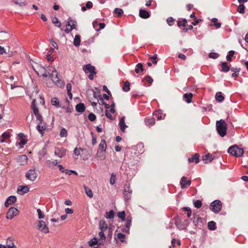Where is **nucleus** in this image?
Returning a JSON list of instances; mask_svg holds the SVG:
<instances>
[{
  "label": "nucleus",
  "instance_id": "1",
  "mask_svg": "<svg viewBox=\"0 0 248 248\" xmlns=\"http://www.w3.org/2000/svg\"><path fill=\"white\" fill-rule=\"evenodd\" d=\"M35 103V99H33L31 103V107L32 109L33 114L35 115L37 120L38 121V124L36 127L37 129L40 133V134H42V136H43V132L46 129V127L45 124L41 125L43 121V117L42 115L39 113L38 108L36 106Z\"/></svg>",
  "mask_w": 248,
  "mask_h": 248
},
{
  "label": "nucleus",
  "instance_id": "2",
  "mask_svg": "<svg viewBox=\"0 0 248 248\" xmlns=\"http://www.w3.org/2000/svg\"><path fill=\"white\" fill-rule=\"evenodd\" d=\"M216 128L217 133L221 137H224L226 135L227 125L223 120H220L216 122Z\"/></svg>",
  "mask_w": 248,
  "mask_h": 248
},
{
  "label": "nucleus",
  "instance_id": "3",
  "mask_svg": "<svg viewBox=\"0 0 248 248\" xmlns=\"http://www.w3.org/2000/svg\"><path fill=\"white\" fill-rule=\"evenodd\" d=\"M228 152L235 157H239L243 155L244 150L242 148H239L237 145H233L228 149Z\"/></svg>",
  "mask_w": 248,
  "mask_h": 248
},
{
  "label": "nucleus",
  "instance_id": "4",
  "mask_svg": "<svg viewBox=\"0 0 248 248\" xmlns=\"http://www.w3.org/2000/svg\"><path fill=\"white\" fill-rule=\"evenodd\" d=\"M222 206V202L219 200H216L211 202L210 209L215 213H218L221 211Z\"/></svg>",
  "mask_w": 248,
  "mask_h": 248
},
{
  "label": "nucleus",
  "instance_id": "5",
  "mask_svg": "<svg viewBox=\"0 0 248 248\" xmlns=\"http://www.w3.org/2000/svg\"><path fill=\"white\" fill-rule=\"evenodd\" d=\"M36 228L39 231L47 233L49 232L48 228L46 223L43 220H39L36 223Z\"/></svg>",
  "mask_w": 248,
  "mask_h": 248
},
{
  "label": "nucleus",
  "instance_id": "6",
  "mask_svg": "<svg viewBox=\"0 0 248 248\" xmlns=\"http://www.w3.org/2000/svg\"><path fill=\"white\" fill-rule=\"evenodd\" d=\"M19 214V211L16 208L11 207L10 208L6 215V218L9 219H12L14 217L16 216Z\"/></svg>",
  "mask_w": 248,
  "mask_h": 248
},
{
  "label": "nucleus",
  "instance_id": "7",
  "mask_svg": "<svg viewBox=\"0 0 248 248\" xmlns=\"http://www.w3.org/2000/svg\"><path fill=\"white\" fill-rule=\"evenodd\" d=\"M38 174L35 171V170H30L26 174V177L31 181H35L37 178Z\"/></svg>",
  "mask_w": 248,
  "mask_h": 248
},
{
  "label": "nucleus",
  "instance_id": "8",
  "mask_svg": "<svg viewBox=\"0 0 248 248\" xmlns=\"http://www.w3.org/2000/svg\"><path fill=\"white\" fill-rule=\"evenodd\" d=\"M83 70L86 73H90L96 74V72L95 71V67L91 65L90 64H88L84 65L83 67Z\"/></svg>",
  "mask_w": 248,
  "mask_h": 248
},
{
  "label": "nucleus",
  "instance_id": "9",
  "mask_svg": "<svg viewBox=\"0 0 248 248\" xmlns=\"http://www.w3.org/2000/svg\"><path fill=\"white\" fill-rule=\"evenodd\" d=\"M181 187L182 189L185 188L187 186H189L191 185V181L190 180H186V178L185 176H183L180 181Z\"/></svg>",
  "mask_w": 248,
  "mask_h": 248
},
{
  "label": "nucleus",
  "instance_id": "10",
  "mask_svg": "<svg viewBox=\"0 0 248 248\" xmlns=\"http://www.w3.org/2000/svg\"><path fill=\"white\" fill-rule=\"evenodd\" d=\"M50 77L51 78L52 81L55 83H59L60 82V78L59 77V74L57 73L56 69H54L52 71V73L50 75Z\"/></svg>",
  "mask_w": 248,
  "mask_h": 248
},
{
  "label": "nucleus",
  "instance_id": "11",
  "mask_svg": "<svg viewBox=\"0 0 248 248\" xmlns=\"http://www.w3.org/2000/svg\"><path fill=\"white\" fill-rule=\"evenodd\" d=\"M28 157L26 155H21L18 157L17 161L20 165H24L27 163Z\"/></svg>",
  "mask_w": 248,
  "mask_h": 248
},
{
  "label": "nucleus",
  "instance_id": "12",
  "mask_svg": "<svg viewBox=\"0 0 248 248\" xmlns=\"http://www.w3.org/2000/svg\"><path fill=\"white\" fill-rule=\"evenodd\" d=\"M29 191V188L28 186H20L18 187L17 192L20 195H23Z\"/></svg>",
  "mask_w": 248,
  "mask_h": 248
},
{
  "label": "nucleus",
  "instance_id": "13",
  "mask_svg": "<svg viewBox=\"0 0 248 248\" xmlns=\"http://www.w3.org/2000/svg\"><path fill=\"white\" fill-rule=\"evenodd\" d=\"M16 201V198L15 196H11L9 197L5 202V206L8 207L10 204H13Z\"/></svg>",
  "mask_w": 248,
  "mask_h": 248
},
{
  "label": "nucleus",
  "instance_id": "14",
  "mask_svg": "<svg viewBox=\"0 0 248 248\" xmlns=\"http://www.w3.org/2000/svg\"><path fill=\"white\" fill-rule=\"evenodd\" d=\"M154 115L155 116L158 120H160L165 119L166 114L163 113L162 110H158L155 112Z\"/></svg>",
  "mask_w": 248,
  "mask_h": 248
},
{
  "label": "nucleus",
  "instance_id": "15",
  "mask_svg": "<svg viewBox=\"0 0 248 248\" xmlns=\"http://www.w3.org/2000/svg\"><path fill=\"white\" fill-rule=\"evenodd\" d=\"M131 192L132 190L129 186H126L124 188V194L126 201L130 199Z\"/></svg>",
  "mask_w": 248,
  "mask_h": 248
},
{
  "label": "nucleus",
  "instance_id": "16",
  "mask_svg": "<svg viewBox=\"0 0 248 248\" xmlns=\"http://www.w3.org/2000/svg\"><path fill=\"white\" fill-rule=\"evenodd\" d=\"M66 154V150L63 148L57 149L55 151V155L59 157H62Z\"/></svg>",
  "mask_w": 248,
  "mask_h": 248
},
{
  "label": "nucleus",
  "instance_id": "17",
  "mask_svg": "<svg viewBox=\"0 0 248 248\" xmlns=\"http://www.w3.org/2000/svg\"><path fill=\"white\" fill-rule=\"evenodd\" d=\"M199 157H200L199 154L198 153H196L192 157H189L188 158V162L190 163L195 162V163L197 164L199 162Z\"/></svg>",
  "mask_w": 248,
  "mask_h": 248
},
{
  "label": "nucleus",
  "instance_id": "18",
  "mask_svg": "<svg viewBox=\"0 0 248 248\" xmlns=\"http://www.w3.org/2000/svg\"><path fill=\"white\" fill-rule=\"evenodd\" d=\"M214 156L208 153L203 156L202 159L205 163L211 162L214 159Z\"/></svg>",
  "mask_w": 248,
  "mask_h": 248
},
{
  "label": "nucleus",
  "instance_id": "19",
  "mask_svg": "<svg viewBox=\"0 0 248 248\" xmlns=\"http://www.w3.org/2000/svg\"><path fill=\"white\" fill-rule=\"evenodd\" d=\"M139 15L140 17L143 18H147L150 16V14L148 12L142 9L140 10Z\"/></svg>",
  "mask_w": 248,
  "mask_h": 248
},
{
  "label": "nucleus",
  "instance_id": "20",
  "mask_svg": "<svg viewBox=\"0 0 248 248\" xmlns=\"http://www.w3.org/2000/svg\"><path fill=\"white\" fill-rule=\"evenodd\" d=\"M124 118V117H122L119 122L121 130L123 132H124V129L127 127V125L125 124Z\"/></svg>",
  "mask_w": 248,
  "mask_h": 248
},
{
  "label": "nucleus",
  "instance_id": "21",
  "mask_svg": "<svg viewBox=\"0 0 248 248\" xmlns=\"http://www.w3.org/2000/svg\"><path fill=\"white\" fill-rule=\"evenodd\" d=\"M4 53L8 54L9 57H11L13 55V52L10 51L9 49L7 51L6 49L4 48L3 47L0 46V54L2 55Z\"/></svg>",
  "mask_w": 248,
  "mask_h": 248
},
{
  "label": "nucleus",
  "instance_id": "22",
  "mask_svg": "<svg viewBox=\"0 0 248 248\" xmlns=\"http://www.w3.org/2000/svg\"><path fill=\"white\" fill-rule=\"evenodd\" d=\"M76 110L79 112H83L85 109V107L83 103H79L76 106Z\"/></svg>",
  "mask_w": 248,
  "mask_h": 248
},
{
  "label": "nucleus",
  "instance_id": "23",
  "mask_svg": "<svg viewBox=\"0 0 248 248\" xmlns=\"http://www.w3.org/2000/svg\"><path fill=\"white\" fill-rule=\"evenodd\" d=\"M221 71L223 72H228L230 68V67L228 65V64L226 62H222L221 64Z\"/></svg>",
  "mask_w": 248,
  "mask_h": 248
},
{
  "label": "nucleus",
  "instance_id": "24",
  "mask_svg": "<svg viewBox=\"0 0 248 248\" xmlns=\"http://www.w3.org/2000/svg\"><path fill=\"white\" fill-rule=\"evenodd\" d=\"M99 226L101 231H106L108 228V225L106 222L103 220H101L99 221Z\"/></svg>",
  "mask_w": 248,
  "mask_h": 248
},
{
  "label": "nucleus",
  "instance_id": "25",
  "mask_svg": "<svg viewBox=\"0 0 248 248\" xmlns=\"http://www.w3.org/2000/svg\"><path fill=\"white\" fill-rule=\"evenodd\" d=\"M106 147H107V144H106V141L104 140H102L101 141L100 144L99 145L98 150L106 151Z\"/></svg>",
  "mask_w": 248,
  "mask_h": 248
},
{
  "label": "nucleus",
  "instance_id": "26",
  "mask_svg": "<svg viewBox=\"0 0 248 248\" xmlns=\"http://www.w3.org/2000/svg\"><path fill=\"white\" fill-rule=\"evenodd\" d=\"M215 98L217 101L219 102H222L224 99V97L220 92L216 93Z\"/></svg>",
  "mask_w": 248,
  "mask_h": 248
},
{
  "label": "nucleus",
  "instance_id": "27",
  "mask_svg": "<svg viewBox=\"0 0 248 248\" xmlns=\"http://www.w3.org/2000/svg\"><path fill=\"white\" fill-rule=\"evenodd\" d=\"M105 153L106 151L98 150L97 153L96 154L97 156L98 157V158H99L100 160H103L106 158Z\"/></svg>",
  "mask_w": 248,
  "mask_h": 248
},
{
  "label": "nucleus",
  "instance_id": "28",
  "mask_svg": "<svg viewBox=\"0 0 248 248\" xmlns=\"http://www.w3.org/2000/svg\"><path fill=\"white\" fill-rule=\"evenodd\" d=\"M193 96V94L191 93H185L184 95V98L186 99V101L187 103H189L191 102V98Z\"/></svg>",
  "mask_w": 248,
  "mask_h": 248
},
{
  "label": "nucleus",
  "instance_id": "29",
  "mask_svg": "<svg viewBox=\"0 0 248 248\" xmlns=\"http://www.w3.org/2000/svg\"><path fill=\"white\" fill-rule=\"evenodd\" d=\"M84 188L86 195L90 198H92L93 197V194L92 190L85 186H84Z\"/></svg>",
  "mask_w": 248,
  "mask_h": 248
},
{
  "label": "nucleus",
  "instance_id": "30",
  "mask_svg": "<svg viewBox=\"0 0 248 248\" xmlns=\"http://www.w3.org/2000/svg\"><path fill=\"white\" fill-rule=\"evenodd\" d=\"M80 36L79 35L75 36L73 44L76 46H78L80 45Z\"/></svg>",
  "mask_w": 248,
  "mask_h": 248
},
{
  "label": "nucleus",
  "instance_id": "31",
  "mask_svg": "<svg viewBox=\"0 0 248 248\" xmlns=\"http://www.w3.org/2000/svg\"><path fill=\"white\" fill-rule=\"evenodd\" d=\"M40 72L42 74V76L45 78H46L48 76L50 77V75H51V74H50L49 72L44 67L41 68Z\"/></svg>",
  "mask_w": 248,
  "mask_h": 248
},
{
  "label": "nucleus",
  "instance_id": "32",
  "mask_svg": "<svg viewBox=\"0 0 248 248\" xmlns=\"http://www.w3.org/2000/svg\"><path fill=\"white\" fill-rule=\"evenodd\" d=\"M6 243L7 248H17L10 238L7 239Z\"/></svg>",
  "mask_w": 248,
  "mask_h": 248
},
{
  "label": "nucleus",
  "instance_id": "33",
  "mask_svg": "<svg viewBox=\"0 0 248 248\" xmlns=\"http://www.w3.org/2000/svg\"><path fill=\"white\" fill-rule=\"evenodd\" d=\"M208 228L210 230H215L216 229V223L213 221L209 222L208 223Z\"/></svg>",
  "mask_w": 248,
  "mask_h": 248
},
{
  "label": "nucleus",
  "instance_id": "34",
  "mask_svg": "<svg viewBox=\"0 0 248 248\" xmlns=\"http://www.w3.org/2000/svg\"><path fill=\"white\" fill-rule=\"evenodd\" d=\"M145 123L147 125H153L155 123V119L153 117L146 119L145 120Z\"/></svg>",
  "mask_w": 248,
  "mask_h": 248
},
{
  "label": "nucleus",
  "instance_id": "35",
  "mask_svg": "<svg viewBox=\"0 0 248 248\" xmlns=\"http://www.w3.org/2000/svg\"><path fill=\"white\" fill-rule=\"evenodd\" d=\"M52 22L57 27H60L61 26V23L60 22L59 19L56 17H53L52 18Z\"/></svg>",
  "mask_w": 248,
  "mask_h": 248
},
{
  "label": "nucleus",
  "instance_id": "36",
  "mask_svg": "<svg viewBox=\"0 0 248 248\" xmlns=\"http://www.w3.org/2000/svg\"><path fill=\"white\" fill-rule=\"evenodd\" d=\"M114 217V212L113 210H111L109 212L106 213L105 217L107 218H113Z\"/></svg>",
  "mask_w": 248,
  "mask_h": 248
},
{
  "label": "nucleus",
  "instance_id": "37",
  "mask_svg": "<svg viewBox=\"0 0 248 248\" xmlns=\"http://www.w3.org/2000/svg\"><path fill=\"white\" fill-rule=\"evenodd\" d=\"M212 22L213 23L214 26L217 28H219L221 27V23L217 22V19L216 18H213L211 20Z\"/></svg>",
  "mask_w": 248,
  "mask_h": 248
},
{
  "label": "nucleus",
  "instance_id": "38",
  "mask_svg": "<svg viewBox=\"0 0 248 248\" xmlns=\"http://www.w3.org/2000/svg\"><path fill=\"white\" fill-rule=\"evenodd\" d=\"M140 71H143V65L141 63H138L136 65V68L135 69V72L137 73H139Z\"/></svg>",
  "mask_w": 248,
  "mask_h": 248
},
{
  "label": "nucleus",
  "instance_id": "39",
  "mask_svg": "<svg viewBox=\"0 0 248 248\" xmlns=\"http://www.w3.org/2000/svg\"><path fill=\"white\" fill-rule=\"evenodd\" d=\"M131 217H127V219L126 221L125 227L127 229L126 232H128L129 229V227L131 225Z\"/></svg>",
  "mask_w": 248,
  "mask_h": 248
},
{
  "label": "nucleus",
  "instance_id": "40",
  "mask_svg": "<svg viewBox=\"0 0 248 248\" xmlns=\"http://www.w3.org/2000/svg\"><path fill=\"white\" fill-rule=\"evenodd\" d=\"M98 241L97 238H93L89 242V245L91 247H93L94 245L97 244Z\"/></svg>",
  "mask_w": 248,
  "mask_h": 248
},
{
  "label": "nucleus",
  "instance_id": "41",
  "mask_svg": "<svg viewBox=\"0 0 248 248\" xmlns=\"http://www.w3.org/2000/svg\"><path fill=\"white\" fill-rule=\"evenodd\" d=\"M183 210L184 211H186L187 212V217L189 218L191 216V209L188 207H185L183 208Z\"/></svg>",
  "mask_w": 248,
  "mask_h": 248
},
{
  "label": "nucleus",
  "instance_id": "42",
  "mask_svg": "<svg viewBox=\"0 0 248 248\" xmlns=\"http://www.w3.org/2000/svg\"><path fill=\"white\" fill-rule=\"evenodd\" d=\"M51 103L53 106H55L57 107H59V101L57 98H52Z\"/></svg>",
  "mask_w": 248,
  "mask_h": 248
},
{
  "label": "nucleus",
  "instance_id": "43",
  "mask_svg": "<svg viewBox=\"0 0 248 248\" xmlns=\"http://www.w3.org/2000/svg\"><path fill=\"white\" fill-rule=\"evenodd\" d=\"M129 86H130V83L128 81H125L124 83V86L123 87V90L125 92H128L129 89H130V88H129Z\"/></svg>",
  "mask_w": 248,
  "mask_h": 248
},
{
  "label": "nucleus",
  "instance_id": "44",
  "mask_svg": "<svg viewBox=\"0 0 248 248\" xmlns=\"http://www.w3.org/2000/svg\"><path fill=\"white\" fill-rule=\"evenodd\" d=\"M234 54V51L230 50L229 52V53L226 57V59H227V61H230V62L232 61V57L233 56Z\"/></svg>",
  "mask_w": 248,
  "mask_h": 248
},
{
  "label": "nucleus",
  "instance_id": "45",
  "mask_svg": "<svg viewBox=\"0 0 248 248\" xmlns=\"http://www.w3.org/2000/svg\"><path fill=\"white\" fill-rule=\"evenodd\" d=\"M114 12L118 16H121L123 14V10L122 9L115 8Z\"/></svg>",
  "mask_w": 248,
  "mask_h": 248
},
{
  "label": "nucleus",
  "instance_id": "46",
  "mask_svg": "<svg viewBox=\"0 0 248 248\" xmlns=\"http://www.w3.org/2000/svg\"><path fill=\"white\" fill-rule=\"evenodd\" d=\"M118 217L124 221L125 219V214L124 211L120 212L118 213Z\"/></svg>",
  "mask_w": 248,
  "mask_h": 248
},
{
  "label": "nucleus",
  "instance_id": "47",
  "mask_svg": "<svg viewBox=\"0 0 248 248\" xmlns=\"http://www.w3.org/2000/svg\"><path fill=\"white\" fill-rule=\"evenodd\" d=\"M187 22V20L186 19H184L182 21H178L177 22V25L178 27H185L186 26V23Z\"/></svg>",
  "mask_w": 248,
  "mask_h": 248
},
{
  "label": "nucleus",
  "instance_id": "48",
  "mask_svg": "<svg viewBox=\"0 0 248 248\" xmlns=\"http://www.w3.org/2000/svg\"><path fill=\"white\" fill-rule=\"evenodd\" d=\"M237 12L239 13L243 14L245 12V6L243 4L239 5L237 8Z\"/></svg>",
  "mask_w": 248,
  "mask_h": 248
},
{
  "label": "nucleus",
  "instance_id": "49",
  "mask_svg": "<svg viewBox=\"0 0 248 248\" xmlns=\"http://www.w3.org/2000/svg\"><path fill=\"white\" fill-rule=\"evenodd\" d=\"M177 244L178 246H180L181 245V242L180 240H176L175 239H173L171 240V247H174L175 244Z\"/></svg>",
  "mask_w": 248,
  "mask_h": 248
},
{
  "label": "nucleus",
  "instance_id": "50",
  "mask_svg": "<svg viewBox=\"0 0 248 248\" xmlns=\"http://www.w3.org/2000/svg\"><path fill=\"white\" fill-rule=\"evenodd\" d=\"M219 57V54L216 52H211L209 54V57L212 59H217Z\"/></svg>",
  "mask_w": 248,
  "mask_h": 248
},
{
  "label": "nucleus",
  "instance_id": "51",
  "mask_svg": "<svg viewBox=\"0 0 248 248\" xmlns=\"http://www.w3.org/2000/svg\"><path fill=\"white\" fill-rule=\"evenodd\" d=\"M9 137V135L8 133L4 132L2 135V139L0 140V141L1 142H4L5 141V140L6 139H7Z\"/></svg>",
  "mask_w": 248,
  "mask_h": 248
},
{
  "label": "nucleus",
  "instance_id": "52",
  "mask_svg": "<svg viewBox=\"0 0 248 248\" xmlns=\"http://www.w3.org/2000/svg\"><path fill=\"white\" fill-rule=\"evenodd\" d=\"M58 164V161L57 160H55L54 161H48L47 164L49 167L51 168L52 166H56Z\"/></svg>",
  "mask_w": 248,
  "mask_h": 248
},
{
  "label": "nucleus",
  "instance_id": "53",
  "mask_svg": "<svg viewBox=\"0 0 248 248\" xmlns=\"http://www.w3.org/2000/svg\"><path fill=\"white\" fill-rule=\"evenodd\" d=\"M105 231H101L99 232V236L100 237V239L99 240H101L103 242V241H104L105 239H106V236L104 234V232Z\"/></svg>",
  "mask_w": 248,
  "mask_h": 248
},
{
  "label": "nucleus",
  "instance_id": "54",
  "mask_svg": "<svg viewBox=\"0 0 248 248\" xmlns=\"http://www.w3.org/2000/svg\"><path fill=\"white\" fill-rule=\"evenodd\" d=\"M117 238L119 239L121 242H123L124 241L125 235L122 233H118Z\"/></svg>",
  "mask_w": 248,
  "mask_h": 248
},
{
  "label": "nucleus",
  "instance_id": "55",
  "mask_svg": "<svg viewBox=\"0 0 248 248\" xmlns=\"http://www.w3.org/2000/svg\"><path fill=\"white\" fill-rule=\"evenodd\" d=\"M194 206L197 208L201 207L202 205V202L200 200H197L194 203Z\"/></svg>",
  "mask_w": 248,
  "mask_h": 248
},
{
  "label": "nucleus",
  "instance_id": "56",
  "mask_svg": "<svg viewBox=\"0 0 248 248\" xmlns=\"http://www.w3.org/2000/svg\"><path fill=\"white\" fill-rule=\"evenodd\" d=\"M116 175L114 173H112L110 178V183L111 185H113L115 183Z\"/></svg>",
  "mask_w": 248,
  "mask_h": 248
},
{
  "label": "nucleus",
  "instance_id": "57",
  "mask_svg": "<svg viewBox=\"0 0 248 248\" xmlns=\"http://www.w3.org/2000/svg\"><path fill=\"white\" fill-rule=\"evenodd\" d=\"M60 136L61 137H66L67 135V131L65 128H62L60 132Z\"/></svg>",
  "mask_w": 248,
  "mask_h": 248
},
{
  "label": "nucleus",
  "instance_id": "58",
  "mask_svg": "<svg viewBox=\"0 0 248 248\" xmlns=\"http://www.w3.org/2000/svg\"><path fill=\"white\" fill-rule=\"evenodd\" d=\"M88 118L91 121H94L96 119V116L93 113H91L88 115Z\"/></svg>",
  "mask_w": 248,
  "mask_h": 248
},
{
  "label": "nucleus",
  "instance_id": "59",
  "mask_svg": "<svg viewBox=\"0 0 248 248\" xmlns=\"http://www.w3.org/2000/svg\"><path fill=\"white\" fill-rule=\"evenodd\" d=\"M37 213H38V218L39 219H42V218H43L44 217V215L42 212V211H41L40 209H38L37 210Z\"/></svg>",
  "mask_w": 248,
  "mask_h": 248
},
{
  "label": "nucleus",
  "instance_id": "60",
  "mask_svg": "<svg viewBox=\"0 0 248 248\" xmlns=\"http://www.w3.org/2000/svg\"><path fill=\"white\" fill-rule=\"evenodd\" d=\"M0 38L5 39V38H7V35H8L7 32L4 31H0Z\"/></svg>",
  "mask_w": 248,
  "mask_h": 248
},
{
  "label": "nucleus",
  "instance_id": "61",
  "mask_svg": "<svg viewBox=\"0 0 248 248\" xmlns=\"http://www.w3.org/2000/svg\"><path fill=\"white\" fill-rule=\"evenodd\" d=\"M77 22L75 20H71V29H75L77 26Z\"/></svg>",
  "mask_w": 248,
  "mask_h": 248
},
{
  "label": "nucleus",
  "instance_id": "62",
  "mask_svg": "<svg viewBox=\"0 0 248 248\" xmlns=\"http://www.w3.org/2000/svg\"><path fill=\"white\" fill-rule=\"evenodd\" d=\"M145 79L146 80V81L148 82L150 84H151L153 82V79L149 76H146L145 78Z\"/></svg>",
  "mask_w": 248,
  "mask_h": 248
},
{
  "label": "nucleus",
  "instance_id": "63",
  "mask_svg": "<svg viewBox=\"0 0 248 248\" xmlns=\"http://www.w3.org/2000/svg\"><path fill=\"white\" fill-rule=\"evenodd\" d=\"M81 150V148L78 149L76 148L74 150V153L75 155H77V156H78L80 155V151Z\"/></svg>",
  "mask_w": 248,
  "mask_h": 248
},
{
  "label": "nucleus",
  "instance_id": "64",
  "mask_svg": "<svg viewBox=\"0 0 248 248\" xmlns=\"http://www.w3.org/2000/svg\"><path fill=\"white\" fill-rule=\"evenodd\" d=\"M92 7H93V3L91 1H89L86 3V8H87L88 9H90Z\"/></svg>",
  "mask_w": 248,
  "mask_h": 248
}]
</instances>
